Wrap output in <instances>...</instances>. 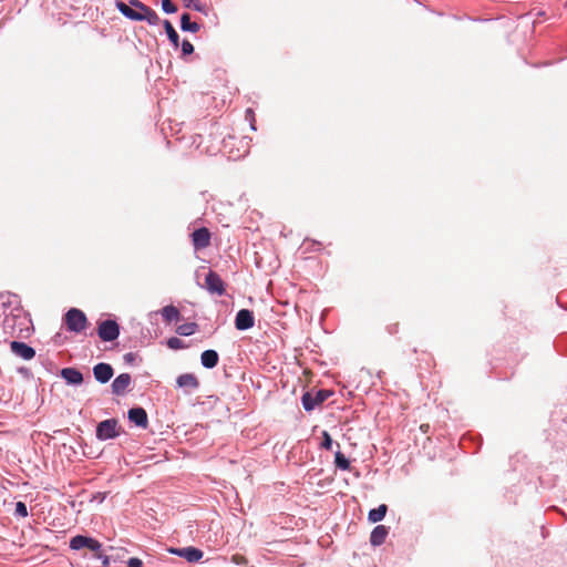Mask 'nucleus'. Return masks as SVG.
Segmentation results:
<instances>
[{"instance_id":"nucleus-1","label":"nucleus","mask_w":567,"mask_h":567,"mask_svg":"<svg viewBox=\"0 0 567 567\" xmlns=\"http://www.w3.org/2000/svg\"><path fill=\"white\" fill-rule=\"evenodd\" d=\"M116 8L124 17L133 21H146L151 25H157L161 22V19L155 11H152V16H148V13H144L140 9L132 8L123 1H116Z\"/></svg>"},{"instance_id":"nucleus-2","label":"nucleus","mask_w":567,"mask_h":567,"mask_svg":"<svg viewBox=\"0 0 567 567\" xmlns=\"http://www.w3.org/2000/svg\"><path fill=\"white\" fill-rule=\"evenodd\" d=\"M63 320L66 326V329L75 333H81L85 331V329L89 326V321L85 313L78 308H71L64 315Z\"/></svg>"},{"instance_id":"nucleus-3","label":"nucleus","mask_w":567,"mask_h":567,"mask_svg":"<svg viewBox=\"0 0 567 567\" xmlns=\"http://www.w3.org/2000/svg\"><path fill=\"white\" fill-rule=\"evenodd\" d=\"M121 434L118 422L115 419H107L100 422L96 426V437L105 441L117 437Z\"/></svg>"},{"instance_id":"nucleus-4","label":"nucleus","mask_w":567,"mask_h":567,"mask_svg":"<svg viewBox=\"0 0 567 567\" xmlns=\"http://www.w3.org/2000/svg\"><path fill=\"white\" fill-rule=\"evenodd\" d=\"M331 394L332 392L328 390H319L315 394L306 392L301 398L302 406L306 411H312L316 406L322 404Z\"/></svg>"},{"instance_id":"nucleus-5","label":"nucleus","mask_w":567,"mask_h":567,"mask_svg":"<svg viewBox=\"0 0 567 567\" xmlns=\"http://www.w3.org/2000/svg\"><path fill=\"white\" fill-rule=\"evenodd\" d=\"M97 334L101 340L110 342L117 339L120 334V326L116 321L107 319L99 323Z\"/></svg>"},{"instance_id":"nucleus-6","label":"nucleus","mask_w":567,"mask_h":567,"mask_svg":"<svg viewBox=\"0 0 567 567\" xmlns=\"http://www.w3.org/2000/svg\"><path fill=\"white\" fill-rule=\"evenodd\" d=\"M205 288L213 295L223 296L226 292L225 282L220 276L209 270L205 277Z\"/></svg>"},{"instance_id":"nucleus-7","label":"nucleus","mask_w":567,"mask_h":567,"mask_svg":"<svg viewBox=\"0 0 567 567\" xmlns=\"http://www.w3.org/2000/svg\"><path fill=\"white\" fill-rule=\"evenodd\" d=\"M70 547L74 550L89 548L92 551H99L102 547L101 543L94 538L78 535L70 540Z\"/></svg>"},{"instance_id":"nucleus-8","label":"nucleus","mask_w":567,"mask_h":567,"mask_svg":"<svg viewBox=\"0 0 567 567\" xmlns=\"http://www.w3.org/2000/svg\"><path fill=\"white\" fill-rule=\"evenodd\" d=\"M190 237L193 246L196 250L205 249L210 245L212 234L206 227L194 230Z\"/></svg>"},{"instance_id":"nucleus-9","label":"nucleus","mask_w":567,"mask_h":567,"mask_svg":"<svg viewBox=\"0 0 567 567\" xmlns=\"http://www.w3.org/2000/svg\"><path fill=\"white\" fill-rule=\"evenodd\" d=\"M168 551L173 555L185 558L188 563H197L204 556V553L200 549L193 546L184 548H169Z\"/></svg>"},{"instance_id":"nucleus-10","label":"nucleus","mask_w":567,"mask_h":567,"mask_svg":"<svg viewBox=\"0 0 567 567\" xmlns=\"http://www.w3.org/2000/svg\"><path fill=\"white\" fill-rule=\"evenodd\" d=\"M255 324V318L250 310L241 309L237 312L235 319V327L238 330H247L252 328Z\"/></svg>"},{"instance_id":"nucleus-11","label":"nucleus","mask_w":567,"mask_h":567,"mask_svg":"<svg viewBox=\"0 0 567 567\" xmlns=\"http://www.w3.org/2000/svg\"><path fill=\"white\" fill-rule=\"evenodd\" d=\"M10 349H11V351H12L16 355H18V357H20V358H22V359H24V360H31V359H33V358H34V355H35V351H34V349H33V348H31L30 346H28V344H27V343H24V342H20V341H12V342L10 343Z\"/></svg>"},{"instance_id":"nucleus-12","label":"nucleus","mask_w":567,"mask_h":567,"mask_svg":"<svg viewBox=\"0 0 567 567\" xmlns=\"http://www.w3.org/2000/svg\"><path fill=\"white\" fill-rule=\"evenodd\" d=\"M93 374L96 381L101 383H106L111 380L114 374L113 368L109 363H97L93 368Z\"/></svg>"},{"instance_id":"nucleus-13","label":"nucleus","mask_w":567,"mask_h":567,"mask_svg":"<svg viewBox=\"0 0 567 567\" xmlns=\"http://www.w3.org/2000/svg\"><path fill=\"white\" fill-rule=\"evenodd\" d=\"M128 420L136 426L146 429L148 426L147 413L143 408H132L127 413Z\"/></svg>"},{"instance_id":"nucleus-14","label":"nucleus","mask_w":567,"mask_h":567,"mask_svg":"<svg viewBox=\"0 0 567 567\" xmlns=\"http://www.w3.org/2000/svg\"><path fill=\"white\" fill-rule=\"evenodd\" d=\"M132 378L128 373L117 375L112 382V392L116 395H123L131 385Z\"/></svg>"},{"instance_id":"nucleus-15","label":"nucleus","mask_w":567,"mask_h":567,"mask_svg":"<svg viewBox=\"0 0 567 567\" xmlns=\"http://www.w3.org/2000/svg\"><path fill=\"white\" fill-rule=\"evenodd\" d=\"M61 377L70 384H81L83 382L82 373L74 368L62 369Z\"/></svg>"},{"instance_id":"nucleus-16","label":"nucleus","mask_w":567,"mask_h":567,"mask_svg":"<svg viewBox=\"0 0 567 567\" xmlns=\"http://www.w3.org/2000/svg\"><path fill=\"white\" fill-rule=\"evenodd\" d=\"M178 386L195 390L199 386L197 377L193 373L181 374L176 380Z\"/></svg>"},{"instance_id":"nucleus-17","label":"nucleus","mask_w":567,"mask_h":567,"mask_svg":"<svg viewBox=\"0 0 567 567\" xmlns=\"http://www.w3.org/2000/svg\"><path fill=\"white\" fill-rule=\"evenodd\" d=\"M386 536L388 528L384 525H378L370 535V542L373 546H380L385 542Z\"/></svg>"},{"instance_id":"nucleus-18","label":"nucleus","mask_w":567,"mask_h":567,"mask_svg":"<svg viewBox=\"0 0 567 567\" xmlns=\"http://www.w3.org/2000/svg\"><path fill=\"white\" fill-rule=\"evenodd\" d=\"M219 355L215 350H205L200 355L202 364L207 369H213L218 364Z\"/></svg>"},{"instance_id":"nucleus-19","label":"nucleus","mask_w":567,"mask_h":567,"mask_svg":"<svg viewBox=\"0 0 567 567\" xmlns=\"http://www.w3.org/2000/svg\"><path fill=\"white\" fill-rule=\"evenodd\" d=\"M159 312L166 323L178 321L181 319L179 310L173 305L165 306Z\"/></svg>"},{"instance_id":"nucleus-20","label":"nucleus","mask_w":567,"mask_h":567,"mask_svg":"<svg viewBox=\"0 0 567 567\" xmlns=\"http://www.w3.org/2000/svg\"><path fill=\"white\" fill-rule=\"evenodd\" d=\"M181 28L183 31L197 32L200 27L197 22L190 21V16L188 13H183L181 17Z\"/></svg>"},{"instance_id":"nucleus-21","label":"nucleus","mask_w":567,"mask_h":567,"mask_svg":"<svg viewBox=\"0 0 567 567\" xmlns=\"http://www.w3.org/2000/svg\"><path fill=\"white\" fill-rule=\"evenodd\" d=\"M386 511L388 506L381 504L378 508H373L369 512L368 518L371 523H378L384 518Z\"/></svg>"},{"instance_id":"nucleus-22","label":"nucleus","mask_w":567,"mask_h":567,"mask_svg":"<svg viewBox=\"0 0 567 567\" xmlns=\"http://www.w3.org/2000/svg\"><path fill=\"white\" fill-rule=\"evenodd\" d=\"M163 25H164V29L167 33L169 41L174 45V48H178L179 37H178V33L176 32V30L174 29L173 24L168 20H164Z\"/></svg>"},{"instance_id":"nucleus-23","label":"nucleus","mask_w":567,"mask_h":567,"mask_svg":"<svg viewBox=\"0 0 567 567\" xmlns=\"http://www.w3.org/2000/svg\"><path fill=\"white\" fill-rule=\"evenodd\" d=\"M198 329V324L195 323V322H188V323H183V324H179L177 328H176V332L179 334V336H184V337H187V336H192L194 334Z\"/></svg>"},{"instance_id":"nucleus-24","label":"nucleus","mask_w":567,"mask_h":567,"mask_svg":"<svg viewBox=\"0 0 567 567\" xmlns=\"http://www.w3.org/2000/svg\"><path fill=\"white\" fill-rule=\"evenodd\" d=\"M334 463H336V466L341 468V470H349L350 467V462L349 460L346 457V455L343 453H341L340 451H338L336 453V457H334Z\"/></svg>"},{"instance_id":"nucleus-25","label":"nucleus","mask_w":567,"mask_h":567,"mask_svg":"<svg viewBox=\"0 0 567 567\" xmlns=\"http://www.w3.org/2000/svg\"><path fill=\"white\" fill-rule=\"evenodd\" d=\"M182 1L184 3L185 8L206 13V7L200 2V0H182Z\"/></svg>"},{"instance_id":"nucleus-26","label":"nucleus","mask_w":567,"mask_h":567,"mask_svg":"<svg viewBox=\"0 0 567 567\" xmlns=\"http://www.w3.org/2000/svg\"><path fill=\"white\" fill-rule=\"evenodd\" d=\"M128 6L132 7V8H135V9H140L144 13H148V16H152V11H154L152 8L147 7L146 4L141 2L140 0H130V4Z\"/></svg>"},{"instance_id":"nucleus-27","label":"nucleus","mask_w":567,"mask_h":567,"mask_svg":"<svg viewBox=\"0 0 567 567\" xmlns=\"http://www.w3.org/2000/svg\"><path fill=\"white\" fill-rule=\"evenodd\" d=\"M167 346L169 349H173V350H179V349L185 348L184 341L177 337L169 338L167 340Z\"/></svg>"},{"instance_id":"nucleus-28","label":"nucleus","mask_w":567,"mask_h":567,"mask_svg":"<svg viewBox=\"0 0 567 567\" xmlns=\"http://www.w3.org/2000/svg\"><path fill=\"white\" fill-rule=\"evenodd\" d=\"M162 9L166 13H175L177 11V7L172 0H162Z\"/></svg>"},{"instance_id":"nucleus-29","label":"nucleus","mask_w":567,"mask_h":567,"mask_svg":"<svg viewBox=\"0 0 567 567\" xmlns=\"http://www.w3.org/2000/svg\"><path fill=\"white\" fill-rule=\"evenodd\" d=\"M16 515L18 516H21V517H27L28 516V509H27V505L23 503V502H18L16 504V511H14Z\"/></svg>"},{"instance_id":"nucleus-30","label":"nucleus","mask_w":567,"mask_h":567,"mask_svg":"<svg viewBox=\"0 0 567 567\" xmlns=\"http://www.w3.org/2000/svg\"><path fill=\"white\" fill-rule=\"evenodd\" d=\"M323 441L321 443V447L324 450H330L332 447V439L327 431L322 433Z\"/></svg>"},{"instance_id":"nucleus-31","label":"nucleus","mask_w":567,"mask_h":567,"mask_svg":"<svg viewBox=\"0 0 567 567\" xmlns=\"http://www.w3.org/2000/svg\"><path fill=\"white\" fill-rule=\"evenodd\" d=\"M182 51L185 55L192 54L194 52V45L188 40H184L182 43Z\"/></svg>"},{"instance_id":"nucleus-32","label":"nucleus","mask_w":567,"mask_h":567,"mask_svg":"<svg viewBox=\"0 0 567 567\" xmlns=\"http://www.w3.org/2000/svg\"><path fill=\"white\" fill-rule=\"evenodd\" d=\"M246 118H249L250 127L255 131L256 130V126H255V114H254V111L251 109H248L246 111Z\"/></svg>"},{"instance_id":"nucleus-33","label":"nucleus","mask_w":567,"mask_h":567,"mask_svg":"<svg viewBox=\"0 0 567 567\" xmlns=\"http://www.w3.org/2000/svg\"><path fill=\"white\" fill-rule=\"evenodd\" d=\"M143 563L140 558L133 557L127 561V567H142Z\"/></svg>"},{"instance_id":"nucleus-34","label":"nucleus","mask_w":567,"mask_h":567,"mask_svg":"<svg viewBox=\"0 0 567 567\" xmlns=\"http://www.w3.org/2000/svg\"><path fill=\"white\" fill-rule=\"evenodd\" d=\"M125 359H126V360H132V359H133V354H132V353H127V354H125Z\"/></svg>"}]
</instances>
